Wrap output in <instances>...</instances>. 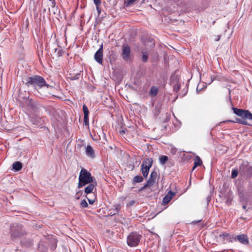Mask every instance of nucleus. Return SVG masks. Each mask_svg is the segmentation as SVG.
<instances>
[{
	"mask_svg": "<svg viewBox=\"0 0 252 252\" xmlns=\"http://www.w3.org/2000/svg\"><path fill=\"white\" fill-rule=\"evenodd\" d=\"M158 90L157 87L152 86L150 89L149 94L151 96H155L157 95Z\"/></svg>",
	"mask_w": 252,
	"mask_h": 252,
	"instance_id": "18",
	"label": "nucleus"
},
{
	"mask_svg": "<svg viewBox=\"0 0 252 252\" xmlns=\"http://www.w3.org/2000/svg\"><path fill=\"white\" fill-rule=\"evenodd\" d=\"M141 239V235L136 232H132L127 237V244L129 247H136L138 245Z\"/></svg>",
	"mask_w": 252,
	"mask_h": 252,
	"instance_id": "5",
	"label": "nucleus"
},
{
	"mask_svg": "<svg viewBox=\"0 0 252 252\" xmlns=\"http://www.w3.org/2000/svg\"><path fill=\"white\" fill-rule=\"evenodd\" d=\"M125 131L124 130H122L120 131V133L121 134L125 133Z\"/></svg>",
	"mask_w": 252,
	"mask_h": 252,
	"instance_id": "39",
	"label": "nucleus"
},
{
	"mask_svg": "<svg viewBox=\"0 0 252 252\" xmlns=\"http://www.w3.org/2000/svg\"><path fill=\"white\" fill-rule=\"evenodd\" d=\"M116 209L117 210V212H118L119 210L120 209V206L118 205Z\"/></svg>",
	"mask_w": 252,
	"mask_h": 252,
	"instance_id": "37",
	"label": "nucleus"
},
{
	"mask_svg": "<svg viewBox=\"0 0 252 252\" xmlns=\"http://www.w3.org/2000/svg\"><path fill=\"white\" fill-rule=\"evenodd\" d=\"M243 209L246 211H247V210L246 209H247V206L246 205H243Z\"/></svg>",
	"mask_w": 252,
	"mask_h": 252,
	"instance_id": "38",
	"label": "nucleus"
},
{
	"mask_svg": "<svg viewBox=\"0 0 252 252\" xmlns=\"http://www.w3.org/2000/svg\"><path fill=\"white\" fill-rule=\"evenodd\" d=\"M85 152L87 156L91 158H94L95 157L94 150L91 145H88L86 147Z\"/></svg>",
	"mask_w": 252,
	"mask_h": 252,
	"instance_id": "16",
	"label": "nucleus"
},
{
	"mask_svg": "<svg viewBox=\"0 0 252 252\" xmlns=\"http://www.w3.org/2000/svg\"><path fill=\"white\" fill-rule=\"evenodd\" d=\"M202 163L201 159L198 156H197L194 159V166L192 168V170H194L197 166L201 165Z\"/></svg>",
	"mask_w": 252,
	"mask_h": 252,
	"instance_id": "21",
	"label": "nucleus"
},
{
	"mask_svg": "<svg viewBox=\"0 0 252 252\" xmlns=\"http://www.w3.org/2000/svg\"><path fill=\"white\" fill-rule=\"evenodd\" d=\"M159 162L161 164L163 165L168 160V157L166 156H161L159 157Z\"/></svg>",
	"mask_w": 252,
	"mask_h": 252,
	"instance_id": "24",
	"label": "nucleus"
},
{
	"mask_svg": "<svg viewBox=\"0 0 252 252\" xmlns=\"http://www.w3.org/2000/svg\"><path fill=\"white\" fill-rule=\"evenodd\" d=\"M94 0V2L95 5H96V10L97 11L98 14L100 15V14L101 13V9H100V8L99 7V5L100 4L101 0Z\"/></svg>",
	"mask_w": 252,
	"mask_h": 252,
	"instance_id": "23",
	"label": "nucleus"
},
{
	"mask_svg": "<svg viewBox=\"0 0 252 252\" xmlns=\"http://www.w3.org/2000/svg\"><path fill=\"white\" fill-rule=\"evenodd\" d=\"M232 198H231V197H228L227 199H226V203L228 204V205H230L231 204V202H232Z\"/></svg>",
	"mask_w": 252,
	"mask_h": 252,
	"instance_id": "31",
	"label": "nucleus"
},
{
	"mask_svg": "<svg viewBox=\"0 0 252 252\" xmlns=\"http://www.w3.org/2000/svg\"><path fill=\"white\" fill-rule=\"evenodd\" d=\"M43 11H44V12H46V8H44L43 9Z\"/></svg>",
	"mask_w": 252,
	"mask_h": 252,
	"instance_id": "40",
	"label": "nucleus"
},
{
	"mask_svg": "<svg viewBox=\"0 0 252 252\" xmlns=\"http://www.w3.org/2000/svg\"><path fill=\"white\" fill-rule=\"evenodd\" d=\"M87 198L88 201L90 204H93L95 202V198L94 199H90L88 197H87Z\"/></svg>",
	"mask_w": 252,
	"mask_h": 252,
	"instance_id": "32",
	"label": "nucleus"
},
{
	"mask_svg": "<svg viewBox=\"0 0 252 252\" xmlns=\"http://www.w3.org/2000/svg\"><path fill=\"white\" fill-rule=\"evenodd\" d=\"M239 173L241 176H252V166L247 161H243L239 167Z\"/></svg>",
	"mask_w": 252,
	"mask_h": 252,
	"instance_id": "6",
	"label": "nucleus"
},
{
	"mask_svg": "<svg viewBox=\"0 0 252 252\" xmlns=\"http://www.w3.org/2000/svg\"><path fill=\"white\" fill-rule=\"evenodd\" d=\"M89 184V185L85 189V192L86 194H89L92 192L94 187L96 185V182H93V183H91Z\"/></svg>",
	"mask_w": 252,
	"mask_h": 252,
	"instance_id": "17",
	"label": "nucleus"
},
{
	"mask_svg": "<svg viewBox=\"0 0 252 252\" xmlns=\"http://www.w3.org/2000/svg\"><path fill=\"white\" fill-rule=\"evenodd\" d=\"M12 167L14 170L15 171H19L22 168V163L19 161H16L13 163Z\"/></svg>",
	"mask_w": 252,
	"mask_h": 252,
	"instance_id": "19",
	"label": "nucleus"
},
{
	"mask_svg": "<svg viewBox=\"0 0 252 252\" xmlns=\"http://www.w3.org/2000/svg\"><path fill=\"white\" fill-rule=\"evenodd\" d=\"M220 35H218L217 37V39H216V41H218L220 40Z\"/></svg>",
	"mask_w": 252,
	"mask_h": 252,
	"instance_id": "36",
	"label": "nucleus"
},
{
	"mask_svg": "<svg viewBox=\"0 0 252 252\" xmlns=\"http://www.w3.org/2000/svg\"><path fill=\"white\" fill-rule=\"evenodd\" d=\"M180 89V86L178 84H175L174 86V90L177 92Z\"/></svg>",
	"mask_w": 252,
	"mask_h": 252,
	"instance_id": "30",
	"label": "nucleus"
},
{
	"mask_svg": "<svg viewBox=\"0 0 252 252\" xmlns=\"http://www.w3.org/2000/svg\"><path fill=\"white\" fill-rule=\"evenodd\" d=\"M25 84L28 86H32L34 88L38 87L42 88L46 86L49 88L50 85L46 83L45 79L41 76L38 75H34L32 77H28L25 78Z\"/></svg>",
	"mask_w": 252,
	"mask_h": 252,
	"instance_id": "2",
	"label": "nucleus"
},
{
	"mask_svg": "<svg viewBox=\"0 0 252 252\" xmlns=\"http://www.w3.org/2000/svg\"><path fill=\"white\" fill-rule=\"evenodd\" d=\"M148 59V53L147 52H142L141 60L143 62H146Z\"/></svg>",
	"mask_w": 252,
	"mask_h": 252,
	"instance_id": "25",
	"label": "nucleus"
},
{
	"mask_svg": "<svg viewBox=\"0 0 252 252\" xmlns=\"http://www.w3.org/2000/svg\"><path fill=\"white\" fill-rule=\"evenodd\" d=\"M229 234L226 232H224L219 235L220 237L222 238L223 239H224L225 238H226L229 236Z\"/></svg>",
	"mask_w": 252,
	"mask_h": 252,
	"instance_id": "29",
	"label": "nucleus"
},
{
	"mask_svg": "<svg viewBox=\"0 0 252 252\" xmlns=\"http://www.w3.org/2000/svg\"><path fill=\"white\" fill-rule=\"evenodd\" d=\"M153 160L152 158H147L145 159L141 164V172L143 177L147 178L150 168L152 167Z\"/></svg>",
	"mask_w": 252,
	"mask_h": 252,
	"instance_id": "7",
	"label": "nucleus"
},
{
	"mask_svg": "<svg viewBox=\"0 0 252 252\" xmlns=\"http://www.w3.org/2000/svg\"><path fill=\"white\" fill-rule=\"evenodd\" d=\"M121 56L124 61L128 62L131 61V50L129 46L127 45H124L123 46Z\"/></svg>",
	"mask_w": 252,
	"mask_h": 252,
	"instance_id": "9",
	"label": "nucleus"
},
{
	"mask_svg": "<svg viewBox=\"0 0 252 252\" xmlns=\"http://www.w3.org/2000/svg\"><path fill=\"white\" fill-rule=\"evenodd\" d=\"M137 0H126L124 2V5L126 7H128L133 4Z\"/></svg>",
	"mask_w": 252,
	"mask_h": 252,
	"instance_id": "26",
	"label": "nucleus"
},
{
	"mask_svg": "<svg viewBox=\"0 0 252 252\" xmlns=\"http://www.w3.org/2000/svg\"><path fill=\"white\" fill-rule=\"evenodd\" d=\"M143 177L141 175H136L134 176L132 179V184L134 185L136 183H141L143 181Z\"/></svg>",
	"mask_w": 252,
	"mask_h": 252,
	"instance_id": "20",
	"label": "nucleus"
},
{
	"mask_svg": "<svg viewBox=\"0 0 252 252\" xmlns=\"http://www.w3.org/2000/svg\"><path fill=\"white\" fill-rule=\"evenodd\" d=\"M238 174V171L237 169H233L231 173V178H235Z\"/></svg>",
	"mask_w": 252,
	"mask_h": 252,
	"instance_id": "27",
	"label": "nucleus"
},
{
	"mask_svg": "<svg viewBox=\"0 0 252 252\" xmlns=\"http://www.w3.org/2000/svg\"><path fill=\"white\" fill-rule=\"evenodd\" d=\"M93 177L89 172L86 169L82 168L79 176L78 188H81L87 184L93 183Z\"/></svg>",
	"mask_w": 252,
	"mask_h": 252,
	"instance_id": "3",
	"label": "nucleus"
},
{
	"mask_svg": "<svg viewBox=\"0 0 252 252\" xmlns=\"http://www.w3.org/2000/svg\"><path fill=\"white\" fill-rule=\"evenodd\" d=\"M47 6H48V12L49 15L55 16L56 17L59 15L60 9L56 5L55 0H48Z\"/></svg>",
	"mask_w": 252,
	"mask_h": 252,
	"instance_id": "8",
	"label": "nucleus"
},
{
	"mask_svg": "<svg viewBox=\"0 0 252 252\" xmlns=\"http://www.w3.org/2000/svg\"><path fill=\"white\" fill-rule=\"evenodd\" d=\"M134 203H135V201H134V200H132V201H131L129 203V205H133Z\"/></svg>",
	"mask_w": 252,
	"mask_h": 252,
	"instance_id": "35",
	"label": "nucleus"
},
{
	"mask_svg": "<svg viewBox=\"0 0 252 252\" xmlns=\"http://www.w3.org/2000/svg\"><path fill=\"white\" fill-rule=\"evenodd\" d=\"M83 110L84 114V122L85 125H89V111L88 107L85 104L83 106Z\"/></svg>",
	"mask_w": 252,
	"mask_h": 252,
	"instance_id": "15",
	"label": "nucleus"
},
{
	"mask_svg": "<svg viewBox=\"0 0 252 252\" xmlns=\"http://www.w3.org/2000/svg\"><path fill=\"white\" fill-rule=\"evenodd\" d=\"M26 234V231L22 225L17 223L13 224L10 227V234L12 240L18 239Z\"/></svg>",
	"mask_w": 252,
	"mask_h": 252,
	"instance_id": "4",
	"label": "nucleus"
},
{
	"mask_svg": "<svg viewBox=\"0 0 252 252\" xmlns=\"http://www.w3.org/2000/svg\"><path fill=\"white\" fill-rule=\"evenodd\" d=\"M94 60L98 63L102 64L103 63V46L101 45L99 49L95 52L94 56Z\"/></svg>",
	"mask_w": 252,
	"mask_h": 252,
	"instance_id": "12",
	"label": "nucleus"
},
{
	"mask_svg": "<svg viewBox=\"0 0 252 252\" xmlns=\"http://www.w3.org/2000/svg\"><path fill=\"white\" fill-rule=\"evenodd\" d=\"M158 177V173L155 170L153 171L151 175L150 176V177L147 181L146 184L144 185V186L142 187L140 189L139 191H142L147 188V187L152 186L154 185V184L156 183V179Z\"/></svg>",
	"mask_w": 252,
	"mask_h": 252,
	"instance_id": "10",
	"label": "nucleus"
},
{
	"mask_svg": "<svg viewBox=\"0 0 252 252\" xmlns=\"http://www.w3.org/2000/svg\"><path fill=\"white\" fill-rule=\"evenodd\" d=\"M27 107L34 112H36L39 109V105L36 101L32 99H28L26 102Z\"/></svg>",
	"mask_w": 252,
	"mask_h": 252,
	"instance_id": "11",
	"label": "nucleus"
},
{
	"mask_svg": "<svg viewBox=\"0 0 252 252\" xmlns=\"http://www.w3.org/2000/svg\"><path fill=\"white\" fill-rule=\"evenodd\" d=\"M88 203L86 200L83 199L81 201L80 203V206L82 208H86L88 207Z\"/></svg>",
	"mask_w": 252,
	"mask_h": 252,
	"instance_id": "28",
	"label": "nucleus"
},
{
	"mask_svg": "<svg viewBox=\"0 0 252 252\" xmlns=\"http://www.w3.org/2000/svg\"><path fill=\"white\" fill-rule=\"evenodd\" d=\"M235 241L238 240L243 245H247L249 243V238L247 235L244 234L238 235L234 237Z\"/></svg>",
	"mask_w": 252,
	"mask_h": 252,
	"instance_id": "13",
	"label": "nucleus"
},
{
	"mask_svg": "<svg viewBox=\"0 0 252 252\" xmlns=\"http://www.w3.org/2000/svg\"><path fill=\"white\" fill-rule=\"evenodd\" d=\"M232 109L234 113L238 116L242 117V119L237 118L236 122L229 121L232 123H238L244 125H249L246 120H252V114L248 110L238 109L233 107Z\"/></svg>",
	"mask_w": 252,
	"mask_h": 252,
	"instance_id": "1",
	"label": "nucleus"
},
{
	"mask_svg": "<svg viewBox=\"0 0 252 252\" xmlns=\"http://www.w3.org/2000/svg\"><path fill=\"white\" fill-rule=\"evenodd\" d=\"M55 53L58 58L63 56V51L61 47L55 48Z\"/></svg>",
	"mask_w": 252,
	"mask_h": 252,
	"instance_id": "22",
	"label": "nucleus"
},
{
	"mask_svg": "<svg viewBox=\"0 0 252 252\" xmlns=\"http://www.w3.org/2000/svg\"><path fill=\"white\" fill-rule=\"evenodd\" d=\"M175 193L172 191H169L167 194L165 195L162 200L163 204L165 205L168 203L170 200L173 198L175 196Z\"/></svg>",
	"mask_w": 252,
	"mask_h": 252,
	"instance_id": "14",
	"label": "nucleus"
},
{
	"mask_svg": "<svg viewBox=\"0 0 252 252\" xmlns=\"http://www.w3.org/2000/svg\"><path fill=\"white\" fill-rule=\"evenodd\" d=\"M82 195L81 193L80 192H77L76 194V199H79L81 196V195Z\"/></svg>",
	"mask_w": 252,
	"mask_h": 252,
	"instance_id": "33",
	"label": "nucleus"
},
{
	"mask_svg": "<svg viewBox=\"0 0 252 252\" xmlns=\"http://www.w3.org/2000/svg\"><path fill=\"white\" fill-rule=\"evenodd\" d=\"M233 241H235L234 239V237H230L229 239V242H233Z\"/></svg>",
	"mask_w": 252,
	"mask_h": 252,
	"instance_id": "34",
	"label": "nucleus"
}]
</instances>
